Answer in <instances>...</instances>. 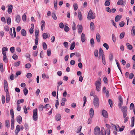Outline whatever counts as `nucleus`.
Segmentation results:
<instances>
[{
	"mask_svg": "<svg viewBox=\"0 0 135 135\" xmlns=\"http://www.w3.org/2000/svg\"><path fill=\"white\" fill-rule=\"evenodd\" d=\"M101 80L100 77L97 79V80L95 83V85L96 86V90L98 91H99L101 90Z\"/></svg>",
	"mask_w": 135,
	"mask_h": 135,
	"instance_id": "obj_1",
	"label": "nucleus"
},
{
	"mask_svg": "<svg viewBox=\"0 0 135 135\" xmlns=\"http://www.w3.org/2000/svg\"><path fill=\"white\" fill-rule=\"evenodd\" d=\"M93 103L94 106L96 108L99 107V99L97 96L95 95L94 97Z\"/></svg>",
	"mask_w": 135,
	"mask_h": 135,
	"instance_id": "obj_2",
	"label": "nucleus"
},
{
	"mask_svg": "<svg viewBox=\"0 0 135 135\" xmlns=\"http://www.w3.org/2000/svg\"><path fill=\"white\" fill-rule=\"evenodd\" d=\"M95 17V15L94 13L90 9L88 12V15L87 18L88 20H91L94 19Z\"/></svg>",
	"mask_w": 135,
	"mask_h": 135,
	"instance_id": "obj_3",
	"label": "nucleus"
},
{
	"mask_svg": "<svg viewBox=\"0 0 135 135\" xmlns=\"http://www.w3.org/2000/svg\"><path fill=\"white\" fill-rule=\"evenodd\" d=\"M121 110L123 113V117L125 118L127 116L128 114L127 107L126 106H123L120 108Z\"/></svg>",
	"mask_w": 135,
	"mask_h": 135,
	"instance_id": "obj_4",
	"label": "nucleus"
},
{
	"mask_svg": "<svg viewBox=\"0 0 135 135\" xmlns=\"http://www.w3.org/2000/svg\"><path fill=\"white\" fill-rule=\"evenodd\" d=\"M33 118L34 121H36L37 119V109H35L33 110Z\"/></svg>",
	"mask_w": 135,
	"mask_h": 135,
	"instance_id": "obj_5",
	"label": "nucleus"
},
{
	"mask_svg": "<svg viewBox=\"0 0 135 135\" xmlns=\"http://www.w3.org/2000/svg\"><path fill=\"white\" fill-rule=\"evenodd\" d=\"M119 103L118 106L119 108H121L123 104V100L122 97L120 95L118 97Z\"/></svg>",
	"mask_w": 135,
	"mask_h": 135,
	"instance_id": "obj_6",
	"label": "nucleus"
},
{
	"mask_svg": "<svg viewBox=\"0 0 135 135\" xmlns=\"http://www.w3.org/2000/svg\"><path fill=\"white\" fill-rule=\"evenodd\" d=\"M4 87L5 91L7 92L8 91V85L7 81L5 80H4Z\"/></svg>",
	"mask_w": 135,
	"mask_h": 135,
	"instance_id": "obj_7",
	"label": "nucleus"
},
{
	"mask_svg": "<svg viewBox=\"0 0 135 135\" xmlns=\"http://www.w3.org/2000/svg\"><path fill=\"white\" fill-rule=\"evenodd\" d=\"M100 130V128L98 126L94 128V134L95 135H97L99 134Z\"/></svg>",
	"mask_w": 135,
	"mask_h": 135,
	"instance_id": "obj_8",
	"label": "nucleus"
},
{
	"mask_svg": "<svg viewBox=\"0 0 135 135\" xmlns=\"http://www.w3.org/2000/svg\"><path fill=\"white\" fill-rule=\"evenodd\" d=\"M13 33L14 34V37H13L12 31H9V34L11 35V37L12 38H14L16 37V33L15 31V28L14 27H13Z\"/></svg>",
	"mask_w": 135,
	"mask_h": 135,
	"instance_id": "obj_9",
	"label": "nucleus"
},
{
	"mask_svg": "<svg viewBox=\"0 0 135 135\" xmlns=\"http://www.w3.org/2000/svg\"><path fill=\"white\" fill-rule=\"evenodd\" d=\"M8 7L7 11L8 12L9 14H10L12 12V9L13 8V6L12 5H8Z\"/></svg>",
	"mask_w": 135,
	"mask_h": 135,
	"instance_id": "obj_10",
	"label": "nucleus"
},
{
	"mask_svg": "<svg viewBox=\"0 0 135 135\" xmlns=\"http://www.w3.org/2000/svg\"><path fill=\"white\" fill-rule=\"evenodd\" d=\"M102 114L103 116L105 118L108 117V113L105 110H103L102 111Z\"/></svg>",
	"mask_w": 135,
	"mask_h": 135,
	"instance_id": "obj_11",
	"label": "nucleus"
},
{
	"mask_svg": "<svg viewBox=\"0 0 135 135\" xmlns=\"http://www.w3.org/2000/svg\"><path fill=\"white\" fill-rule=\"evenodd\" d=\"M78 17L80 21H81L83 19L81 12L80 11H78Z\"/></svg>",
	"mask_w": 135,
	"mask_h": 135,
	"instance_id": "obj_12",
	"label": "nucleus"
},
{
	"mask_svg": "<svg viewBox=\"0 0 135 135\" xmlns=\"http://www.w3.org/2000/svg\"><path fill=\"white\" fill-rule=\"evenodd\" d=\"M55 119L57 121L60 120L61 119V115L59 114H57L55 117Z\"/></svg>",
	"mask_w": 135,
	"mask_h": 135,
	"instance_id": "obj_13",
	"label": "nucleus"
},
{
	"mask_svg": "<svg viewBox=\"0 0 135 135\" xmlns=\"http://www.w3.org/2000/svg\"><path fill=\"white\" fill-rule=\"evenodd\" d=\"M81 39L82 42H85V36L84 33H82L81 37Z\"/></svg>",
	"mask_w": 135,
	"mask_h": 135,
	"instance_id": "obj_14",
	"label": "nucleus"
},
{
	"mask_svg": "<svg viewBox=\"0 0 135 135\" xmlns=\"http://www.w3.org/2000/svg\"><path fill=\"white\" fill-rule=\"evenodd\" d=\"M17 121L20 124L22 122V117L20 115H18L17 117L16 118Z\"/></svg>",
	"mask_w": 135,
	"mask_h": 135,
	"instance_id": "obj_15",
	"label": "nucleus"
},
{
	"mask_svg": "<svg viewBox=\"0 0 135 135\" xmlns=\"http://www.w3.org/2000/svg\"><path fill=\"white\" fill-rule=\"evenodd\" d=\"M94 114V111L93 109L91 108L89 111V115L90 117H93Z\"/></svg>",
	"mask_w": 135,
	"mask_h": 135,
	"instance_id": "obj_16",
	"label": "nucleus"
},
{
	"mask_svg": "<svg viewBox=\"0 0 135 135\" xmlns=\"http://www.w3.org/2000/svg\"><path fill=\"white\" fill-rule=\"evenodd\" d=\"M90 30L91 31H94V30L95 26L93 22H91L90 23Z\"/></svg>",
	"mask_w": 135,
	"mask_h": 135,
	"instance_id": "obj_17",
	"label": "nucleus"
},
{
	"mask_svg": "<svg viewBox=\"0 0 135 135\" xmlns=\"http://www.w3.org/2000/svg\"><path fill=\"white\" fill-rule=\"evenodd\" d=\"M104 56V55L103 54V51L102 49L101 48H100L99 50V57H101L102 56Z\"/></svg>",
	"mask_w": 135,
	"mask_h": 135,
	"instance_id": "obj_18",
	"label": "nucleus"
},
{
	"mask_svg": "<svg viewBox=\"0 0 135 135\" xmlns=\"http://www.w3.org/2000/svg\"><path fill=\"white\" fill-rule=\"evenodd\" d=\"M20 131V126L19 125H17L16 127V129L15 130L16 135H17L18 132Z\"/></svg>",
	"mask_w": 135,
	"mask_h": 135,
	"instance_id": "obj_19",
	"label": "nucleus"
},
{
	"mask_svg": "<svg viewBox=\"0 0 135 135\" xmlns=\"http://www.w3.org/2000/svg\"><path fill=\"white\" fill-rule=\"evenodd\" d=\"M78 33H80L83 30V27L81 25H78Z\"/></svg>",
	"mask_w": 135,
	"mask_h": 135,
	"instance_id": "obj_20",
	"label": "nucleus"
},
{
	"mask_svg": "<svg viewBox=\"0 0 135 135\" xmlns=\"http://www.w3.org/2000/svg\"><path fill=\"white\" fill-rule=\"evenodd\" d=\"M6 98V103H8L10 101V96L9 94L8 93H7V92Z\"/></svg>",
	"mask_w": 135,
	"mask_h": 135,
	"instance_id": "obj_21",
	"label": "nucleus"
},
{
	"mask_svg": "<svg viewBox=\"0 0 135 135\" xmlns=\"http://www.w3.org/2000/svg\"><path fill=\"white\" fill-rule=\"evenodd\" d=\"M96 38L97 41L98 42H100V36L98 33L96 34Z\"/></svg>",
	"mask_w": 135,
	"mask_h": 135,
	"instance_id": "obj_22",
	"label": "nucleus"
},
{
	"mask_svg": "<svg viewBox=\"0 0 135 135\" xmlns=\"http://www.w3.org/2000/svg\"><path fill=\"white\" fill-rule=\"evenodd\" d=\"M15 120L13 119L11 120V129H13L14 127Z\"/></svg>",
	"mask_w": 135,
	"mask_h": 135,
	"instance_id": "obj_23",
	"label": "nucleus"
},
{
	"mask_svg": "<svg viewBox=\"0 0 135 135\" xmlns=\"http://www.w3.org/2000/svg\"><path fill=\"white\" fill-rule=\"evenodd\" d=\"M10 114L11 115V119H14V111L13 109H10Z\"/></svg>",
	"mask_w": 135,
	"mask_h": 135,
	"instance_id": "obj_24",
	"label": "nucleus"
},
{
	"mask_svg": "<svg viewBox=\"0 0 135 135\" xmlns=\"http://www.w3.org/2000/svg\"><path fill=\"white\" fill-rule=\"evenodd\" d=\"M15 21L17 23H19L21 20V17L19 15H18L15 17Z\"/></svg>",
	"mask_w": 135,
	"mask_h": 135,
	"instance_id": "obj_25",
	"label": "nucleus"
},
{
	"mask_svg": "<svg viewBox=\"0 0 135 135\" xmlns=\"http://www.w3.org/2000/svg\"><path fill=\"white\" fill-rule=\"evenodd\" d=\"M8 51V48L7 47H3L2 49V53L3 54H6V51Z\"/></svg>",
	"mask_w": 135,
	"mask_h": 135,
	"instance_id": "obj_26",
	"label": "nucleus"
},
{
	"mask_svg": "<svg viewBox=\"0 0 135 135\" xmlns=\"http://www.w3.org/2000/svg\"><path fill=\"white\" fill-rule=\"evenodd\" d=\"M101 132L102 134H101V132H100L99 133V135H106V132L104 130V128H103V129H101Z\"/></svg>",
	"mask_w": 135,
	"mask_h": 135,
	"instance_id": "obj_27",
	"label": "nucleus"
},
{
	"mask_svg": "<svg viewBox=\"0 0 135 135\" xmlns=\"http://www.w3.org/2000/svg\"><path fill=\"white\" fill-rule=\"evenodd\" d=\"M126 45L127 47V48L129 50H131L133 48L132 46L130 45L129 43H127L126 44Z\"/></svg>",
	"mask_w": 135,
	"mask_h": 135,
	"instance_id": "obj_28",
	"label": "nucleus"
},
{
	"mask_svg": "<svg viewBox=\"0 0 135 135\" xmlns=\"http://www.w3.org/2000/svg\"><path fill=\"white\" fill-rule=\"evenodd\" d=\"M91 46V47H94V42L93 38H92L90 40Z\"/></svg>",
	"mask_w": 135,
	"mask_h": 135,
	"instance_id": "obj_29",
	"label": "nucleus"
},
{
	"mask_svg": "<svg viewBox=\"0 0 135 135\" xmlns=\"http://www.w3.org/2000/svg\"><path fill=\"white\" fill-rule=\"evenodd\" d=\"M5 124L7 128L10 127V123L9 121L8 120H6L5 121Z\"/></svg>",
	"mask_w": 135,
	"mask_h": 135,
	"instance_id": "obj_30",
	"label": "nucleus"
},
{
	"mask_svg": "<svg viewBox=\"0 0 135 135\" xmlns=\"http://www.w3.org/2000/svg\"><path fill=\"white\" fill-rule=\"evenodd\" d=\"M21 35L23 36H25L26 35V33L25 30L22 29L21 30Z\"/></svg>",
	"mask_w": 135,
	"mask_h": 135,
	"instance_id": "obj_31",
	"label": "nucleus"
},
{
	"mask_svg": "<svg viewBox=\"0 0 135 135\" xmlns=\"http://www.w3.org/2000/svg\"><path fill=\"white\" fill-rule=\"evenodd\" d=\"M134 117H132V122L131 124V127H133L134 126Z\"/></svg>",
	"mask_w": 135,
	"mask_h": 135,
	"instance_id": "obj_32",
	"label": "nucleus"
},
{
	"mask_svg": "<svg viewBox=\"0 0 135 135\" xmlns=\"http://www.w3.org/2000/svg\"><path fill=\"white\" fill-rule=\"evenodd\" d=\"M75 46V43L74 42L73 43L71 44L70 47V49L71 50L74 49Z\"/></svg>",
	"mask_w": 135,
	"mask_h": 135,
	"instance_id": "obj_33",
	"label": "nucleus"
},
{
	"mask_svg": "<svg viewBox=\"0 0 135 135\" xmlns=\"http://www.w3.org/2000/svg\"><path fill=\"white\" fill-rule=\"evenodd\" d=\"M112 127L113 129H114L116 131H117V129H118L119 128V126L118 125H116V126L113 125V124H112Z\"/></svg>",
	"mask_w": 135,
	"mask_h": 135,
	"instance_id": "obj_34",
	"label": "nucleus"
},
{
	"mask_svg": "<svg viewBox=\"0 0 135 135\" xmlns=\"http://www.w3.org/2000/svg\"><path fill=\"white\" fill-rule=\"evenodd\" d=\"M123 3L124 2L123 0H119L117 2V4L118 5H122L123 4Z\"/></svg>",
	"mask_w": 135,
	"mask_h": 135,
	"instance_id": "obj_35",
	"label": "nucleus"
},
{
	"mask_svg": "<svg viewBox=\"0 0 135 135\" xmlns=\"http://www.w3.org/2000/svg\"><path fill=\"white\" fill-rule=\"evenodd\" d=\"M98 51L97 49H95L94 51V55L96 57H97L98 56Z\"/></svg>",
	"mask_w": 135,
	"mask_h": 135,
	"instance_id": "obj_36",
	"label": "nucleus"
},
{
	"mask_svg": "<svg viewBox=\"0 0 135 135\" xmlns=\"http://www.w3.org/2000/svg\"><path fill=\"white\" fill-rule=\"evenodd\" d=\"M42 36L43 39H46L48 37V35L47 33H44L43 34Z\"/></svg>",
	"mask_w": 135,
	"mask_h": 135,
	"instance_id": "obj_37",
	"label": "nucleus"
},
{
	"mask_svg": "<svg viewBox=\"0 0 135 135\" xmlns=\"http://www.w3.org/2000/svg\"><path fill=\"white\" fill-rule=\"evenodd\" d=\"M24 102V100L23 99H22L21 100H18L17 102V104L19 105L21 103H23Z\"/></svg>",
	"mask_w": 135,
	"mask_h": 135,
	"instance_id": "obj_38",
	"label": "nucleus"
},
{
	"mask_svg": "<svg viewBox=\"0 0 135 135\" xmlns=\"http://www.w3.org/2000/svg\"><path fill=\"white\" fill-rule=\"evenodd\" d=\"M39 33V30L38 29H36L35 30V36L36 37H38V35Z\"/></svg>",
	"mask_w": 135,
	"mask_h": 135,
	"instance_id": "obj_39",
	"label": "nucleus"
},
{
	"mask_svg": "<svg viewBox=\"0 0 135 135\" xmlns=\"http://www.w3.org/2000/svg\"><path fill=\"white\" fill-rule=\"evenodd\" d=\"M23 92L25 95H26L28 93V90L26 88H25L23 90Z\"/></svg>",
	"mask_w": 135,
	"mask_h": 135,
	"instance_id": "obj_40",
	"label": "nucleus"
},
{
	"mask_svg": "<svg viewBox=\"0 0 135 135\" xmlns=\"http://www.w3.org/2000/svg\"><path fill=\"white\" fill-rule=\"evenodd\" d=\"M44 108V106L41 104H40L39 105L38 109L40 111H42Z\"/></svg>",
	"mask_w": 135,
	"mask_h": 135,
	"instance_id": "obj_41",
	"label": "nucleus"
},
{
	"mask_svg": "<svg viewBox=\"0 0 135 135\" xmlns=\"http://www.w3.org/2000/svg\"><path fill=\"white\" fill-rule=\"evenodd\" d=\"M109 59L110 61H112L113 60V54L112 53H110L109 54Z\"/></svg>",
	"mask_w": 135,
	"mask_h": 135,
	"instance_id": "obj_42",
	"label": "nucleus"
},
{
	"mask_svg": "<svg viewBox=\"0 0 135 135\" xmlns=\"http://www.w3.org/2000/svg\"><path fill=\"white\" fill-rule=\"evenodd\" d=\"M120 19V17L119 15H117L115 18V21L116 22L118 21Z\"/></svg>",
	"mask_w": 135,
	"mask_h": 135,
	"instance_id": "obj_43",
	"label": "nucleus"
},
{
	"mask_svg": "<svg viewBox=\"0 0 135 135\" xmlns=\"http://www.w3.org/2000/svg\"><path fill=\"white\" fill-rule=\"evenodd\" d=\"M3 55V60L4 62H6L7 60V58L6 56V54H5L4 55V54Z\"/></svg>",
	"mask_w": 135,
	"mask_h": 135,
	"instance_id": "obj_44",
	"label": "nucleus"
},
{
	"mask_svg": "<svg viewBox=\"0 0 135 135\" xmlns=\"http://www.w3.org/2000/svg\"><path fill=\"white\" fill-rule=\"evenodd\" d=\"M108 103L110 105V107L112 108L113 106V101L112 100L110 99H109L108 100Z\"/></svg>",
	"mask_w": 135,
	"mask_h": 135,
	"instance_id": "obj_45",
	"label": "nucleus"
},
{
	"mask_svg": "<svg viewBox=\"0 0 135 135\" xmlns=\"http://www.w3.org/2000/svg\"><path fill=\"white\" fill-rule=\"evenodd\" d=\"M125 33L124 32H123L121 33L119 37L120 39L123 38L124 37Z\"/></svg>",
	"mask_w": 135,
	"mask_h": 135,
	"instance_id": "obj_46",
	"label": "nucleus"
},
{
	"mask_svg": "<svg viewBox=\"0 0 135 135\" xmlns=\"http://www.w3.org/2000/svg\"><path fill=\"white\" fill-rule=\"evenodd\" d=\"M43 48L44 50H46L47 48V45L45 42H44L42 43Z\"/></svg>",
	"mask_w": 135,
	"mask_h": 135,
	"instance_id": "obj_47",
	"label": "nucleus"
},
{
	"mask_svg": "<svg viewBox=\"0 0 135 135\" xmlns=\"http://www.w3.org/2000/svg\"><path fill=\"white\" fill-rule=\"evenodd\" d=\"M73 7L75 11L78 8V5L76 3H75L73 4Z\"/></svg>",
	"mask_w": 135,
	"mask_h": 135,
	"instance_id": "obj_48",
	"label": "nucleus"
},
{
	"mask_svg": "<svg viewBox=\"0 0 135 135\" xmlns=\"http://www.w3.org/2000/svg\"><path fill=\"white\" fill-rule=\"evenodd\" d=\"M112 38L113 42L115 43L116 41V38L114 34H113L112 35Z\"/></svg>",
	"mask_w": 135,
	"mask_h": 135,
	"instance_id": "obj_49",
	"label": "nucleus"
},
{
	"mask_svg": "<svg viewBox=\"0 0 135 135\" xmlns=\"http://www.w3.org/2000/svg\"><path fill=\"white\" fill-rule=\"evenodd\" d=\"M0 69L1 71L2 72L3 71V68L2 63H1L0 64Z\"/></svg>",
	"mask_w": 135,
	"mask_h": 135,
	"instance_id": "obj_50",
	"label": "nucleus"
},
{
	"mask_svg": "<svg viewBox=\"0 0 135 135\" xmlns=\"http://www.w3.org/2000/svg\"><path fill=\"white\" fill-rule=\"evenodd\" d=\"M32 76V74L30 73H28L26 75L28 79L30 78Z\"/></svg>",
	"mask_w": 135,
	"mask_h": 135,
	"instance_id": "obj_51",
	"label": "nucleus"
},
{
	"mask_svg": "<svg viewBox=\"0 0 135 135\" xmlns=\"http://www.w3.org/2000/svg\"><path fill=\"white\" fill-rule=\"evenodd\" d=\"M103 46L106 48V49L107 50L108 49L109 47L108 45L106 43H105L103 44Z\"/></svg>",
	"mask_w": 135,
	"mask_h": 135,
	"instance_id": "obj_52",
	"label": "nucleus"
},
{
	"mask_svg": "<svg viewBox=\"0 0 135 135\" xmlns=\"http://www.w3.org/2000/svg\"><path fill=\"white\" fill-rule=\"evenodd\" d=\"M110 4V1H106L104 3V5L106 6H108Z\"/></svg>",
	"mask_w": 135,
	"mask_h": 135,
	"instance_id": "obj_53",
	"label": "nucleus"
},
{
	"mask_svg": "<svg viewBox=\"0 0 135 135\" xmlns=\"http://www.w3.org/2000/svg\"><path fill=\"white\" fill-rule=\"evenodd\" d=\"M102 57L103 64L104 65H105L106 64L105 57L104 56H102Z\"/></svg>",
	"mask_w": 135,
	"mask_h": 135,
	"instance_id": "obj_54",
	"label": "nucleus"
},
{
	"mask_svg": "<svg viewBox=\"0 0 135 135\" xmlns=\"http://www.w3.org/2000/svg\"><path fill=\"white\" fill-rule=\"evenodd\" d=\"M115 61H116V64H117V66L118 68V69H119V70L120 71L121 68H120V66L119 64L118 61L116 59Z\"/></svg>",
	"mask_w": 135,
	"mask_h": 135,
	"instance_id": "obj_55",
	"label": "nucleus"
},
{
	"mask_svg": "<svg viewBox=\"0 0 135 135\" xmlns=\"http://www.w3.org/2000/svg\"><path fill=\"white\" fill-rule=\"evenodd\" d=\"M93 117H90V118H89L88 121V124H90L91 123L92 121V118Z\"/></svg>",
	"mask_w": 135,
	"mask_h": 135,
	"instance_id": "obj_56",
	"label": "nucleus"
},
{
	"mask_svg": "<svg viewBox=\"0 0 135 135\" xmlns=\"http://www.w3.org/2000/svg\"><path fill=\"white\" fill-rule=\"evenodd\" d=\"M52 16L54 20H56L57 19V17L55 14L54 13H52Z\"/></svg>",
	"mask_w": 135,
	"mask_h": 135,
	"instance_id": "obj_57",
	"label": "nucleus"
},
{
	"mask_svg": "<svg viewBox=\"0 0 135 135\" xmlns=\"http://www.w3.org/2000/svg\"><path fill=\"white\" fill-rule=\"evenodd\" d=\"M124 24L125 23L124 21H121L120 22L119 25L120 27H122L124 26Z\"/></svg>",
	"mask_w": 135,
	"mask_h": 135,
	"instance_id": "obj_58",
	"label": "nucleus"
},
{
	"mask_svg": "<svg viewBox=\"0 0 135 135\" xmlns=\"http://www.w3.org/2000/svg\"><path fill=\"white\" fill-rule=\"evenodd\" d=\"M2 103L3 104L4 103L5 101V98L4 95L2 96Z\"/></svg>",
	"mask_w": 135,
	"mask_h": 135,
	"instance_id": "obj_59",
	"label": "nucleus"
},
{
	"mask_svg": "<svg viewBox=\"0 0 135 135\" xmlns=\"http://www.w3.org/2000/svg\"><path fill=\"white\" fill-rule=\"evenodd\" d=\"M20 63V61H18L16 62L15 63V66L16 67L18 66Z\"/></svg>",
	"mask_w": 135,
	"mask_h": 135,
	"instance_id": "obj_60",
	"label": "nucleus"
},
{
	"mask_svg": "<svg viewBox=\"0 0 135 135\" xmlns=\"http://www.w3.org/2000/svg\"><path fill=\"white\" fill-rule=\"evenodd\" d=\"M7 23L8 25H9L11 23V18L10 17H8L7 20Z\"/></svg>",
	"mask_w": 135,
	"mask_h": 135,
	"instance_id": "obj_61",
	"label": "nucleus"
},
{
	"mask_svg": "<svg viewBox=\"0 0 135 135\" xmlns=\"http://www.w3.org/2000/svg\"><path fill=\"white\" fill-rule=\"evenodd\" d=\"M59 26L61 28H63L64 27V25L62 22H61L59 23Z\"/></svg>",
	"mask_w": 135,
	"mask_h": 135,
	"instance_id": "obj_62",
	"label": "nucleus"
},
{
	"mask_svg": "<svg viewBox=\"0 0 135 135\" xmlns=\"http://www.w3.org/2000/svg\"><path fill=\"white\" fill-rule=\"evenodd\" d=\"M31 67V64L29 63L25 65L26 68L28 69H29Z\"/></svg>",
	"mask_w": 135,
	"mask_h": 135,
	"instance_id": "obj_63",
	"label": "nucleus"
},
{
	"mask_svg": "<svg viewBox=\"0 0 135 135\" xmlns=\"http://www.w3.org/2000/svg\"><path fill=\"white\" fill-rule=\"evenodd\" d=\"M132 31L133 32L134 34L133 36H135V26H134L132 27Z\"/></svg>",
	"mask_w": 135,
	"mask_h": 135,
	"instance_id": "obj_64",
	"label": "nucleus"
}]
</instances>
